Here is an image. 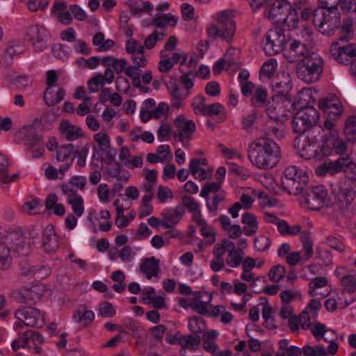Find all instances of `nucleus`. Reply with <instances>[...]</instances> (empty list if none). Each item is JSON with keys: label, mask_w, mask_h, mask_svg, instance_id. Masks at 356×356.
Masks as SVG:
<instances>
[{"label": "nucleus", "mask_w": 356, "mask_h": 356, "mask_svg": "<svg viewBox=\"0 0 356 356\" xmlns=\"http://www.w3.org/2000/svg\"><path fill=\"white\" fill-rule=\"evenodd\" d=\"M250 161L258 168L271 169L280 161V148L268 137L256 139L248 149Z\"/></svg>", "instance_id": "nucleus-1"}, {"label": "nucleus", "mask_w": 356, "mask_h": 356, "mask_svg": "<svg viewBox=\"0 0 356 356\" xmlns=\"http://www.w3.org/2000/svg\"><path fill=\"white\" fill-rule=\"evenodd\" d=\"M272 88L275 92L273 101L275 105L270 106L267 111L270 118L276 122L280 121L281 117L288 115L287 111L293 107L290 95H289L291 88V77L289 73H278L272 83Z\"/></svg>", "instance_id": "nucleus-2"}, {"label": "nucleus", "mask_w": 356, "mask_h": 356, "mask_svg": "<svg viewBox=\"0 0 356 356\" xmlns=\"http://www.w3.org/2000/svg\"><path fill=\"white\" fill-rule=\"evenodd\" d=\"M324 62L316 53H310L298 63L296 73L299 79L306 83L317 82L323 72Z\"/></svg>", "instance_id": "nucleus-3"}, {"label": "nucleus", "mask_w": 356, "mask_h": 356, "mask_svg": "<svg viewBox=\"0 0 356 356\" xmlns=\"http://www.w3.org/2000/svg\"><path fill=\"white\" fill-rule=\"evenodd\" d=\"M339 11H333L322 8L314 10L313 24L323 35H333L341 26Z\"/></svg>", "instance_id": "nucleus-4"}, {"label": "nucleus", "mask_w": 356, "mask_h": 356, "mask_svg": "<svg viewBox=\"0 0 356 356\" xmlns=\"http://www.w3.org/2000/svg\"><path fill=\"white\" fill-rule=\"evenodd\" d=\"M38 122L24 126L17 133V137L27 146V151L31 154L33 158H38L43 155L44 143L42 136L37 131Z\"/></svg>", "instance_id": "nucleus-5"}, {"label": "nucleus", "mask_w": 356, "mask_h": 356, "mask_svg": "<svg viewBox=\"0 0 356 356\" xmlns=\"http://www.w3.org/2000/svg\"><path fill=\"white\" fill-rule=\"evenodd\" d=\"M308 181L307 173L303 170L292 165L285 169L282 184L284 190L289 194L298 195L303 192L304 188Z\"/></svg>", "instance_id": "nucleus-6"}, {"label": "nucleus", "mask_w": 356, "mask_h": 356, "mask_svg": "<svg viewBox=\"0 0 356 356\" xmlns=\"http://www.w3.org/2000/svg\"><path fill=\"white\" fill-rule=\"evenodd\" d=\"M236 31V23L230 11H222L218 16V24L212 25L207 29L209 37H220L227 42L233 40Z\"/></svg>", "instance_id": "nucleus-7"}, {"label": "nucleus", "mask_w": 356, "mask_h": 356, "mask_svg": "<svg viewBox=\"0 0 356 356\" xmlns=\"http://www.w3.org/2000/svg\"><path fill=\"white\" fill-rule=\"evenodd\" d=\"M288 39L289 35L285 34V30L282 27L270 29L266 32L262 41L264 51L269 56L279 54L285 49Z\"/></svg>", "instance_id": "nucleus-8"}, {"label": "nucleus", "mask_w": 356, "mask_h": 356, "mask_svg": "<svg viewBox=\"0 0 356 356\" xmlns=\"http://www.w3.org/2000/svg\"><path fill=\"white\" fill-rule=\"evenodd\" d=\"M35 236L31 235L26 236L19 228L9 229L3 236L7 243L10 245V250L18 257H27L31 252V238H34Z\"/></svg>", "instance_id": "nucleus-9"}, {"label": "nucleus", "mask_w": 356, "mask_h": 356, "mask_svg": "<svg viewBox=\"0 0 356 356\" xmlns=\"http://www.w3.org/2000/svg\"><path fill=\"white\" fill-rule=\"evenodd\" d=\"M294 147L300 154L302 158L305 159H316L321 160L326 156H324V151L322 147L317 145L314 139L309 138V136H297L294 141Z\"/></svg>", "instance_id": "nucleus-10"}, {"label": "nucleus", "mask_w": 356, "mask_h": 356, "mask_svg": "<svg viewBox=\"0 0 356 356\" xmlns=\"http://www.w3.org/2000/svg\"><path fill=\"white\" fill-rule=\"evenodd\" d=\"M15 318L19 321L15 324L17 330L23 325L30 327H41L44 323V314L38 309L31 307H23L15 312Z\"/></svg>", "instance_id": "nucleus-11"}, {"label": "nucleus", "mask_w": 356, "mask_h": 356, "mask_svg": "<svg viewBox=\"0 0 356 356\" xmlns=\"http://www.w3.org/2000/svg\"><path fill=\"white\" fill-rule=\"evenodd\" d=\"M355 165L352 159L348 155L340 156L336 161L325 162L316 170V173L319 176H325L327 173L333 175L348 168H352Z\"/></svg>", "instance_id": "nucleus-12"}, {"label": "nucleus", "mask_w": 356, "mask_h": 356, "mask_svg": "<svg viewBox=\"0 0 356 356\" xmlns=\"http://www.w3.org/2000/svg\"><path fill=\"white\" fill-rule=\"evenodd\" d=\"M331 56L339 63L348 65L356 57V44L347 43L339 44V41L333 42L330 49Z\"/></svg>", "instance_id": "nucleus-13"}, {"label": "nucleus", "mask_w": 356, "mask_h": 356, "mask_svg": "<svg viewBox=\"0 0 356 356\" xmlns=\"http://www.w3.org/2000/svg\"><path fill=\"white\" fill-rule=\"evenodd\" d=\"M318 108L327 115L328 118L338 119L343 112L341 101L334 94H329L320 99Z\"/></svg>", "instance_id": "nucleus-14"}, {"label": "nucleus", "mask_w": 356, "mask_h": 356, "mask_svg": "<svg viewBox=\"0 0 356 356\" xmlns=\"http://www.w3.org/2000/svg\"><path fill=\"white\" fill-rule=\"evenodd\" d=\"M305 200L310 209L319 210L328 202L327 192L323 186H316L306 193Z\"/></svg>", "instance_id": "nucleus-15"}, {"label": "nucleus", "mask_w": 356, "mask_h": 356, "mask_svg": "<svg viewBox=\"0 0 356 356\" xmlns=\"http://www.w3.org/2000/svg\"><path fill=\"white\" fill-rule=\"evenodd\" d=\"M174 124L178 132H175L174 136L180 142L185 138L190 139L196 130L195 122L192 120H187L184 115L177 116L174 120Z\"/></svg>", "instance_id": "nucleus-16"}, {"label": "nucleus", "mask_w": 356, "mask_h": 356, "mask_svg": "<svg viewBox=\"0 0 356 356\" xmlns=\"http://www.w3.org/2000/svg\"><path fill=\"white\" fill-rule=\"evenodd\" d=\"M292 6L286 0H276L271 5L268 13V18L275 23H280L287 19L288 13Z\"/></svg>", "instance_id": "nucleus-17"}, {"label": "nucleus", "mask_w": 356, "mask_h": 356, "mask_svg": "<svg viewBox=\"0 0 356 356\" xmlns=\"http://www.w3.org/2000/svg\"><path fill=\"white\" fill-rule=\"evenodd\" d=\"M29 40L32 42L35 51H42L46 48L47 30L43 26L32 25L27 30Z\"/></svg>", "instance_id": "nucleus-18"}, {"label": "nucleus", "mask_w": 356, "mask_h": 356, "mask_svg": "<svg viewBox=\"0 0 356 356\" xmlns=\"http://www.w3.org/2000/svg\"><path fill=\"white\" fill-rule=\"evenodd\" d=\"M58 130L61 136L67 141H74L84 136L81 128L64 120L60 123Z\"/></svg>", "instance_id": "nucleus-19"}, {"label": "nucleus", "mask_w": 356, "mask_h": 356, "mask_svg": "<svg viewBox=\"0 0 356 356\" xmlns=\"http://www.w3.org/2000/svg\"><path fill=\"white\" fill-rule=\"evenodd\" d=\"M309 54L305 44L298 40H293L290 44L286 58L290 63H298L301 58L307 57Z\"/></svg>", "instance_id": "nucleus-20"}, {"label": "nucleus", "mask_w": 356, "mask_h": 356, "mask_svg": "<svg viewBox=\"0 0 356 356\" xmlns=\"http://www.w3.org/2000/svg\"><path fill=\"white\" fill-rule=\"evenodd\" d=\"M49 274V268L44 266L37 267L32 266L26 264H20L19 275L29 279H43L45 277H47Z\"/></svg>", "instance_id": "nucleus-21"}, {"label": "nucleus", "mask_w": 356, "mask_h": 356, "mask_svg": "<svg viewBox=\"0 0 356 356\" xmlns=\"http://www.w3.org/2000/svg\"><path fill=\"white\" fill-rule=\"evenodd\" d=\"M159 261L154 257L142 259L140 265V270L145 275L147 280L156 277L160 272Z\"/></svg>", "instance_id": "nucleus-22"}, {"label": "nucleus", "mask_w": 356, "mask_h": 356, "mask_svg": "<svg viewBox=\"0 0 356 356\" xmlns=\"http://www.w3.org/2000/svg\"><path fill=\"white\" fill-rule=\"evenodd\" d=\"M296 115L306 124L309 129L318 122L319 115L318 111L313 106H308L298 111Z\"/></svg>", "instance_id": "nucleus-23"}, {"label": "nucleus", "mask_w": 356, "mask_h": 356, "mask_svg": "<svg viewBox=\"0 0 356 356\" xmlns=\"http://www.w3.org/2000/svg\"><path fill=\"white\" fill-rule=\"evenodd\" d=\"M42 244L47 252L54 251L58 248V236L56 234L53 226L48 225L44 229Z\"/></svg>", "instance_id": "nucleus-24"}, {"label": "nucleus", "mask_w": 356, "mask_h": 356, "mask_svg": "<svg viewBox=\"0 0 356 356\" xmlns=\"http://www.w3.org/2000/svg\"><path fill=\"white\" fill-rule=\"evenodd\" d=\"M94 318V312L91 310H88L85 305H80L72 316L74 322L76 323H83L84 326L90 325Z\"/></svg>", "instance_id": "nucleus-25"}, {"label": "nucleus", "mask_w": 356, "mask_h": 356, "mask_svg": "<svg viewBox=\"0 0 356 356\" xmlns=\"http://www.w3.org/2000/svg\"><path fill=\"white\" fill-rule=\"evenodd\" d=\"M41 293L38 291L37 287L24 288L19 291L17 300L24 303L33 304L38 301Z\"/></svg>", "instance_id": "nucleus-26"}, {"label": "nucleus", "mask_w": 356, "mask_h": 356, "mask_svg": "<svg viewBox=\"0 0 356 356\" xmlns=\"http://www.w3.org/2000/svg\"><path fill=\"white\" fill-rule=\"evenodd\" d=\"M323 143L321 145L324 156H330L333 151V147L335 143L340 139L339 132L337 129L327 131L323 136Z\"/></svg>", "instance_id": "nucleus-27"}, {"label": "nucleus", "mask_w": 356, "mask_h": 356, "mask_svg": "<svg viewBox=\"0 0 356 356\" xmlns=\"http://www.w3.org/2000/svg\"><path fill=\"white\" fill-rule=\"evenodd\" d=\"M241 222L245 225L243 228V233L248 236H253L258 230V222L256 216L250 213H245L242 216Z\"/></svg>", "instance_id": "nucleus-28"}, {"label": "nucleus", "mask_w": 356, "mask_h": 356, "mask_svg": "<svg viewBox=\"0 0 356 356\" xmlns=\"http://www.w3.org/2000/svg\"><path fill=\"white\" fill-rule=\"evenodd\" d=\"M74 151V145L71 143L60 145L56 150V159L59 162H73Z\"/></svg>", "instance_id": "nucleus-29"}, {"label": "nucleus", "mask_w": 356, "mask_h": 356, "mask_svg": "<svg viewBox=\"0 0 356 356\" xmlns=\"http://www.w3.org/2000/svg\"><path fill=\"white\" fill-rule=\"evenodd\" d=\"M8 244L4 239L0 241V269L2 270L10 268L12 264L11 250Z\"/></svg>", "instance_id": "nucleus-30"}, {"label": "nucleus", "mask_w": 356, "mask_h": 356, "mask_svg": "<svg viewBox=\"0 0 356 356\" xmlns=\"http://www.w3.org/2000/svg\"><path fill=\"white\" fill-rule=\"evenodd\" d=\"M65 92L63 88H59L54 94L51 88H47L44 93V100L48 106H53L60 102L65 97Z\"/></svg>", "instance_id": "nucleus-31"}, {"label": "nucleus", "mask_w": 356, "mask_h": 356, "mask_svg": "<svg viewBox=\"0 0 356 356\" xmlns=\"http://www.w3.org/2000/svg\"><path fill=\"white\" fill-rule=\"evenodd\" d=\"M177 22V18L171 13L161 14L157 13L152 19V24L159 28L165 27L168 24L174 27Z\"/></svg>", "instance_id": "nucleus-32"}, {"label": "nucleus", "mask_w": 356, "mask_h": 356, "mask_svg": "<svg viewBox=\"0 0 356 356\" xmlns=\"http://www.w3.org/2000/svg\"><path fill=\"white\" fill-rule=\"evenodd\" d=\"M343 134L346 140L355 143L356 142V116L351 115L348 117L344 124Z\"/></svg>", "instance_id": "nucleus-33"}, {"label": "nucleus", "mask_w": 356, "mask_h": 356, "mask_svg": "<svg viewBox=\"0 0 356 356\" xmlns=\"http://www.w3.org/2000/svg\"><path fill=\"white\" fill-rule=\"evenodd\" d=\"M200 337L193 333L180 337L179 344L184 349L195 350L200 346Z\"/></svg>", "instance_id": "nucleus-34"}, {"label": "nucleus", "mask_w": 356, "mask_h": 356, "mask_svg": "<svg viewBox=\"0 0 356 356\" xmlns=\"http://www.w3.org/2000/svg\"><path fill=\"white\" fill-rule=\"evenodd\" d=\"M22 52L21 42L17 40L10 41L8 43L6 52L2 57L5 65H10L15 55L19 54Z\"/></svg>", "instance_id": "nucleus-35"}, {"label": "nucleus", "mask_w": 356, "mask_h": 356, "mask_svg": "<svg viewBox=\"0 0 356 356\" xmlns=\"http://www.w3.org/2000/svg\"><path fill=\"white\" fill-rule=\"evenodd\" d=\"M267 97L268 93L266 89L263 86H259L252 93L251 104L254 106H261L265 104Z\"/></svg>", "instance_id": "nucleus-36"}, {"label": "nucleus", "mask_w": 356, "mask_h": 356, "mask_svg": "<svg viewBox=\"0 0 356 356\" xmlns=\"http://www.w3.org/2000/svg\"><path fill=\"white\" fill-rule=\"evenodd\" d=\"M123 326L128 331L131 332V335L134 338L140 339L142 337L144 330L138 321L131 319L125 320Z\"/></svg>", "instance_id": "nucleus-37"}, {"label": "nucleus", "mask_w": 356, "mask_h": 356, "mask_svg": "<svg viewBox=\"0 0 356 356\" xmlns=\"http://www.w3.org/2000/svg\"><path fill=\"white\" fill-rule=\"evenodd\" d=\"M303 320L305 321H309L307 312L301 313L299 316V318L296 316L290 317L288 321V326L289 329L293 332L297 331L299 329L300 323H302L301 327L303 329H307L308 326L305 327L304 324L302 323Z\"/></svg>", "instance_id": "nucleus-38"}, {"label": "nucleus", "mask_w": 356, "mask_h": 356, "mask_svg": "<svg viewBox=\"0 0 356 356\" xmlns=\"http://www.w3.org/2000/svg\"><path fill=\"white\" fill-rule=\"evenodd\" d=\"M243 254L242 248H238L235 252L228 254L227 264L231 268L239 266L242 262Z\"/></svg>", "instance_id": "nucleus-39"}, {"label": "nucleus", "mask_w": 356, "mask_h": 356, "mask_svg": "<svg viewBox=\"0 0 356 356\" xmlns=\"http://www.w3.org/2000/svg\"><path fill=\"white\" fill-rule=\"evenodd\" d=\"M67 203L72 206L74 213L79 217L84 213L83 200L81 195H75L67 200Z\"/></svg>", "instance_id": "nucleus-40"}, {"label": "nucleus", "mask_w": 356, "mask_h": 356, "mask_svg": "<svg viewBox=\"0 0 356 356\" xmlns=\"http://www.w3.org/2000/svg\"><path fill=\"white\" fill-rule=\"evenodd\" d=\"M212 296H210L207 302H204L200 300H192L191 301V308L195 312L205 315L209 313L207 305L211 302Z\"/></svg>", "instance_id": "nucleus-41"}, {"label": "nucleus", "mask_w": 356, "mask_h": 356, "mask_svg": "<svg viewBox=\"0 0 356 356\" xmlns=\"http://www.w3.org/2000/svg\"><path fill=\"white\" fill-rule=\"evenodd\" d=\"M188 328L193 334H197L205 331L206 325L203 319L194 316L188 321Z\"/></svg>", "instance_id": "nucleus-42"}, {"label": "nucleus", "mask_w": 356, "mask_h": 356, "mask_svg": "<svg viewBox=\"0 0 356 356\" xmlns=\"http://www.w3.org/2000/svg\"><path fill=\"white\" fill-rule=\"evenodd\" d=\"M129 7L134 16H140L143 13L151 11L153 8L152 4L149 1L132 3Z\"/></svg>", "instance_id": "nucleus-43"}, {"label": "nucleus", "mask_w": 356, "mask_h": 356, "mask_svg": "<svg viewBox=\"0 0 356 356\" xmlns=\"http://www.w3.org/2000/svg\"><path fill=\"white\" fill-rule=\"evenodd\" d=\"M70 52V48L65 44H58L52 47L54 56L60 60L67 59Z\"/></svg>", "instance_id": "nucleus-44"}, {"label": "nucleus", "mask_w": 356, "mask_h": 356, "mask_svg": "<svg viewBox=\"0 0 356 356\" xmlns=\"http://www.w3.org/2000/svg\"><path fill=\"white\" fill-rule=\"evenodd\" d=\"M277 67V60L274 58H270L266 61L260 70V74L267 78L271 77L275 73Z\"/></svg>", "instance_id": "nucleus-45"}, {"label": "nucleus", "mask_w": 356, "mask_h": 356, "mask_svg": "<svg viewBox=\"0 0 356 356\" xmlns=\"http://www.w3.org/2000/svg\"><path fill=\"white\" fill-rule=\"evenodd\" d=\"M167 88L173 100H184L190 93V92L188 91L182 92L176 83H172L170 86H168Z\"/></svg>", "instance_id": "nucleus-46"}, {"label": "nucleus", "mask_w": 356, "mask_h": 356, "mask_svg": "<svg viewBox=\"0 0 356 356\" xmlns=\"http://www.w3.org/2000/svg\"><path fill=\"white\" fill-rule=\"evenodd\" d=\"M94 140L98 145L100 151H106L110 147V139L106 133L99 132L93 136Z\"/></svg>", "instance_id": "nucleus-47"}, {"label": "nucleus", "mask_w": 356, "mask_h": 356, "mask_svg": "<svg viewBox=\"0 0 356 356\" xmlns=\"http://www.w3.org/2000/svg\"><path fill=\"white\" fill-rule=\"evenodd\" d=\"M200 233L204 238H207V243L212 245L216 241V233L213 231L212 227L209 225L207 222L200 225Z\"/></svg>", "instance_id": "nucleus-48"}, {"label": "nucleus", "mask_w": 356, "mask_h": 356, "mask_svg": "<svg viewBox=\"0 0 356 356\" xmlns=\"http://www.w3.org/2000/svg\"><path fill=\"white\" fill-rule=\"evenodd\" d=\"M116 312L111 303L104 302L99 306L98 315L104 318L113 317Z\"/></svg>", "instance_id": "nucleus-49"}, {"label": "nucleus", "mask_w": 356, "mask_h": 356, "mask_svg": "<svg viewBox=\"0 0 356 356\" xmlns=\"http://www.w3.org/2000/svg\"><path fill=\"white\" fill-rule=\"evenodd\" d=\"M327 284V279L323 277H317L312 280L309 284V294L310 296H316L315 289L321 288Z\"/></svg>", "instance_id": "nucleus-50"}, {"label": "nucleus", "mask_w": 356, "mask_h": 356, "mask_svg": "<svg viewBox=\"0 0 356 356\" xmlns=\"http://www.w3.org/2000/svg\"><path fill=\"white\" fill-rule=\"evenodd\" d=\"M104 84L105 83L101 74L92 77L88 81V88L91 92H98L100 88L104 87Z\"/></svg>", "instance_id": "nucleus-51"}, {"label": "nucleus", "mask_w": 356, "mask_h": 356, "mask_svg": "<svg viewBox=\"0 0 356 356\" xmlns=\"http://www.w3.org/2000/svg\"><path fill=\"white\" fill-rule=\"evenodd\" d=\"M285 274V268L281 265L273 266L268 273L269 279L274 282H278Z\"/></svg>", "instance_id": "nucleus-52"}, {"label": "nucleus", "mask_w": 356, "mask_h": 356, "mask_svg": "<svg viewBox=\"0 0 356 356\" xmlns=\"http://www.w3.org/2000/svg\"><path fill=\"white\" fill-rule=\"evenodd\" d=\"M326 332H331L332 334H335L336 332L332 329H327L325 325L317 322L314 324V327L312 329V333L316 339L323 338L324 334Z\"/></svg>", "instance_id": "nucleus-53"}, {"label": "nucleus", "mask_w": 356, "mask_h": 356, "mask_svg": "<svg viewBox=\"0 0 356 356\" xmlns=\"http://www.w3.org/2000/svg\"><path fill=\"white\" fill-rule=\"evenodd\" d=\"M291 124L293 131L300 134V136H304L303 134L309 129V127L296 114L294 115Z\"/></svg>", "instance_id": "nucleus-54"}, {"label": "nucleus", "mask_w": 356, "mask_h": 356, "mask_svg": "<svg viewBox=\"0 0 356 356\" xmlns=\"http://www.w3.org/2000/svg\"><path fill=\"white\" fill-rule=\"evenodd\" d=\"M229 172L237 175L243 179H246L250 176V172L246 168L234 163H229Z\"/></svg>", "instance_id": "nucleus-55"}, {"label": "nucleus", "mask_w": 356, "mask_h": 356, "mask_svg": "<svg viewBox=\"0 0 356 356\" xmlns=\"http://www.w3.org/2000/svg\"><path fill=\"white\" fill-rule=\"evenodd\" d=\"M223 110V106L220 103H214L211 104H206L205 108H203L202 115H217L220 114Z\"/></svg>", "instance_id": "nucleus-56"}, {"label": "nucleus", "mask_w": 356, "mask_h": 356, "mask_svg": "<svg viewBox=\"0 0 356 356\" xmlns=\"http://www.w3.org/2000/svg\"><path fill=\"white\" fill-rule=\"evenodd\" d=\"M90 149L89 144H86L81 149L75 150V158L77 157V164L80 167H83L86 165V159Z\"/></svg>", "instance_id": "nucleus-57"}, {"label": "nucleus", "mask_w": 356, "mask_h": 356, "mask_svg": "<svg viewBox=\"0 0 356 356\" xmlns=\"http://www.w3.org/2000/svg\"><path fill=\"white\" fill-rule=\"evenodd\" d=\"M341 284L345 288V290L350 293L356 291V280L354 276L351 275L343 276L341 280Z\"/></svg>", "instance_id": "nucleus-58"}, {"label": "nucleus", "mask_w": 356, "mask_h": 356, "mask_svg": "<svg viewBox=\"0 0 356 356\" xmlns=\"http://www.w3.org/2000/svg\"><path fill=\"white\" fill-rule=\"evenodd\" d=\"M282 22L287 24L292 29H296L299 22L298 12L295 8H291V10L288 13L287 19L284 20Z\"/></svg>", "instance_id": "nucleus-59"}, {"label": "nucleus", "mask_w": 356, "mask_h": 356, "mask_svg": "<svg viewBox=\"0 0 356 356\" xmlns=\"http://www.w3.org/2000/svg\"><path fill=\"white\" fill-rule=\"evenodd\" d=\"M221 186V181L207 183L202 189L200 195L203 197H207L209 193L217 192Z\"/></svg>", "instance_id": "nucleus-60"}, {"label": "nucleus", "mask_w": 356, "mask_h": 356, "mask_svg": "<svg viewBox=\"0 0 356 356\" xmlns=\"http://www.w3.org/2000/svg\"><path fill=\"white\" fill-rule=\"evenodd\" d=\"M19 336L15 339L12 343V348L14 350H17L20 348L30 347L29 339H26V332L19 333Z\"/></svg>", "instance_id": "nucleus-61"}, {"label": "nucleus", "mask_w": 356, "mask_h": 356, "mask_svg": "<svg viewBox=\"0 0 356 356\" xmlns=\"http://www.w3.org/2000/svg\"><path fill=\"white\" fill-rule=\"evenodd\" d=\"M157 198L161 202L163 203L168 199L172 200L173 198V194L168 186L161 185L158 187Z\"/></svg>", "instance_id": "nucleus-62"}, {"label": "nucleus", "mask_w": 356, "mask_h": 356, "mask_svg": "<svg viewBox=\"0 0 356 356\" xmlns=\"http://www.w3.org/2000/svg\"><path fill=\"white\" fill-rule=\"evenodd\" d=\"M181 202L184 208L186 207L189 212H193L200 209L199 204L191 196L184 195L181 198Z\"/></svg>", "instance_id": "nucleus-63"}, {"label": "nucleus", "mask_w": 356, "mask_h": 356, "mask_svg": "<svg viewBox=\"0 0 356 356\" xmlns=\"http://www.w3.org/2000/svg\"><path fill=\"white\" fill-rule=\"evenodd\" d=\"M339 6L344 13H356V0H341Z\"/></svg>", "instance_id": "nucleus-64"}]
</instances>
